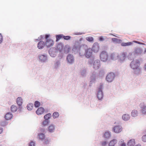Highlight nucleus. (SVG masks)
<instances>
[{
	"label": "nucleus",
	"mask_w": 146,
	"mask_h": 146,
	"mask_svg": "<svg viewBox=\"0 0 146 146\" xmlns=\"http://www.w3.org/2000/svg\"><path fill=\"white\" fill-rule=\"evenodd\" d=\"M44 111V109L42 108H39L36 111V114L38 115L42 114Z\"/></svg>",
	"instance_id": "12"
},
{
	"label": "nucleus",
	"mask_w": 146,
	"mask_h": 146,
	"mask_svg": "<svg viewBox=\"0 0 146 146\" xmlns=\"http://www.w3.org/2000/svg\"><path fill=\"white\" fill-rule=\"evenodd\" d=\"M115 77V74L111 72L108 74L106 76V80L109 82H112Z\"/></svg>",
	"instance_id": "3"
},
{
	"label": "nucleus",
	"mask_w": 146,
	"mask_h": 146,
	"mask_svg": "<svg viewBox=\"0 0 146 146\" xmlns=\"http://www.w3.org/2000/svg\"><path fill=\"white\" fill-rule=\"evenodd\" d=\"M13 117L12 115L10 113H8L5 115V118L7 120L10 119Z\"/></svg>",
	"instance_id": "16"
},
{
	"label": "nucleus",
	"mask_w": 146,
	"mask_h": 146,
	"mask_svg": "<svg viewBox=\"0 0 146 146\" xmlns=\"http://www.w3.org/2000/svg\"><path fill=\"white\" fill-rule=\"evenodd\" d=\"M99 46L98 44L97 43H95L93 44L92 48V51L94 53L98 52L99 50Z\"/></svg>",
	"instance_id": "5"
},
{
	"label": "nucleus",
	"mask_w": 146,
	"mask_h": 146,
	"mask_svg": "<svg viewBox=\"0 0 146 146\" xmlns=\"http://www.w3.org/2000/svg\"><path fill=\"white\" fill-rule=\"evenodd\" d=\"M44 42L42 41H40L38 43L37 47L39 49H42L44 47Z\"/></svg>",
	"instance_id": "11"
},
{
	"label": "nucleus",
	"mask_w": 146,
	"mask_h": 146,
	"mask_svg": "<svg viewBox=\"0 0 146 146\" xmlns=\"http://www.w3.org/2000/svg\"><path fill=\"white\" fill-rule=\"evenodd\" d=\"M85 56L88 58L91 57L92 55V50L90 48L87 49L85 50Z\"/></svg>",
	"instance_id": "6"
},
{
	"label": "nucleus",
	"mask_w": 146,
	"mask_h": 146,
	"mask_svg": "<svg viewBox=\"0 0 146 146\" xmlns=\"http://www.w3.org/2000/svg\"><path fill=\"white\" fill-rule=\"evenodd\" d=\"M108 54L105 51L102 52L100 55V59L102 61L104 62H106L108 60Z\"/></svg>",
	"instance_id": "2"
},
{
	"label": "nucleus",
	"mask_w": 146,
	"mask_h": 146,
	"mask_svg": "<svg viewBox=\"0 0 146 146\" xmlns=\"http://www.w3.org/2000/svg\"><path fill=\"white\" fill-rule=\"evenodd\" d=\"M2 36L1 34L0 33V43L2 42Z\"/></svg>",
	"instance_id": "43"
},
{
	"label": "nucleus",
	"mask_w": 146,
	"mask_h": 146,
	"mask_svg": "<svg viewBox=\"0 0 146 146\" xmlns=\"http://www.w3.org/2000/svg\"><path fill=\"white\" fill-rule=\"evenodd\" d=\"M55 127L53 125H51L48 127V131L50 132H52L54 131Z\"/></svg>",
	"instance_id": "15"
},
{
	"label": "nucleus",
	"mask_w": 146,
	"mask_h": 146,
	"mask_svg": "<svg viewBox=\"0 0 146 146\" xmlns=\"http://www.w3.org/2000/svg\"><path fill=\"white\" fill-rule=\"evenodd\" d=\"M99 40L100 41H102L104 40V39L102 36H101L99 37Z\"/></svg>",
	"instance_id": "38"
},
{
	"label": "nucleus",
	"mask_w": 146,
	"mask_h": 146,
	"mask_svg": "<svg viewBox=\"0 0 146 146\" xmlns=\"http://www.w3.org/2000/svg\"><path fill=\"white\" fill-rule=\"evenodd\" d=\"M51 117V114L48 113L45 115L44 116V118L45 119H48Z\"/></svg>",
	"instance_id": "28"
},
{
	"label": "nucleus",
	"mask_w": 146,
	"mask_h": 146,
	"mask_svg": "<svg viewBox=\"0 0 146 146\" xmlns=\"http://www.w3.org/2000/svg\"><path fill=\"white\" fill-rule=\"evenodd\" d=\"M40 37H41V38H42V35L40 36Z\"/></svg>",
	"instance_id": "50"
},
{
	"label": "nucleus",
	"mask_w": 146,
	"mask_h": 146,
	"mask_svg": "<svg viewBox=\"0 0 146 146\" xmlns=\"http://www.w3.org/2000/svg\"><path fill=\"white\" fill-rule=\"evenodd\" d=\"M86 39L89 42H93L94 41V38L92 37L89 36L87 37Z\"/></svg>",
	"instance_id": "32"
},
{
	"label": "nucleus",
	"mask_w": 146,
	"mask_h": 146,
	"mask_svg": "<svg viewBox=\"0 0 146 146\" xmlns=\"http://www.w3.org/2000/svg\"><path fill=\"white\" fill-rule=\"evenodd\" d=\"M135 53L137 54H141L142 52V50L140 48H137L135 50Z\"/></svg>",
	"instance_id": "24"
},
{
	"label": "nucleus",
	"mask_w": 146,
	"mask_h": 146,
	"mask_svg": "<svg viewBox=\"0 0 146 146\" xmlns=\"http://www.w3.org/2000/svg\"><path fill=\"white\" fill-rule=\"evenodd\" d=\"M132 44L131 42H123L121 43V44L123 46H126L131 45Z\"/></svg>",
	"instance_id": "25"
},
{
	"label": "nucleus",
	"mask_w": 146,
	"mask_h": 146,
	"mask_svg": "<svg viewBox=\"0 0 146 146\" xmlns=\"http://www.w3.org/2000/svg\"><path fill=\"white\" fill-rule=\"evenodd\" d=\"M17 103L19 106H21L23 103V100L20 97H19L17 99Z\"/></svg>",
	"instance_id": "14"
},
{
	"label": "nucleus",
	"mask_w": 146,
	"mask_h": 146,
	"mask_svg": "<svg viewBox=\"0 0 146 146\" xmlns=\"http://www.w3.org/2000/svg\"><path fill=\"white\" fill-rule=\"evenodd\" d=\"M17 109V107L14 105H12L11 108V110L13 112L16 111Z\"/></svg>",
	"instance_id": "20"
},
{
	"label": "nucleus",
	"mask_w": 146,
	"mask_h": 146,
	"mask_svg": "<svg viewBox=\"0 0 146 146\" xmlns=\"http://www.w3.org/2000/svg\"><path fill=\"white\" fill-rule=\"evenodd\" d=\"M97 96L99 100H101L102 98L103 97V94L101 90H99L98 91L97 94Z\"/></svg>",
	"instance_id": "17"
},
{
	"label": "nucleus",
	"mask_w": 146,
	"mask_h": 146,
	"mask_svg": "<svg viewBox=\"0 0 146 146\" xmlns=\"http://www.w3.org/2000/svg\"><path fill=\"white\" fill-rule=\"evenodd\" d=\"M117 143V140L113 139L109 143V146H115V145Z\"/></svg>",
	"instance_id": "21"
},
{
	"label": "nucleus",
	"mask_w": 146,
	"mask_h": 146,
	"mask_svg": "<svg viewBox=\"0 0 146 146\" xmlns=\"http://www.w3.org/2000/svg\"><path fill=\"white\" fill-rule=\"evenodd\" d=\"M48 123V122L47 121H44L42 123V125L43 126H45L47 125Z\"/></svg>",
	"instance_id": "34"
},
{
	"label": "nucleus",
	"mask_w": 146,
	"mask_h": 146,
	"mask_svg": "<svg viewBox=\"0 0 146 146\" xmlns=\"http://www.w3.org/2000/svg\"><path fill=\"white\" fill-rule=\"evenodd\" d=\"M107 144V142L106 141H104L102 142V146H104L106 145Z\"/></svg>",
	"instance_id": "42"
},
{
	"label": "nucleus",
	"mask_w": 146,
	"mask_h": 146,
	"mask_svg": "<svg viewBox=\"0 0 146 146\" xmlns=\"http://www.w3.org/2000/svg\"><path fill=\"white\" fill-rule=\"evenodd\" d=\"M54 44L53 41L50 39L47 40L45 42V45L48 47L52 46Z\"/></svg>",
	"instance_id": "7"
},
{
	"label": "nucleus",
	"mask_w": 146,
	"mask_h": 146,
	"mask_svg": "<svg viewBox=\"0 0 146 146\" xmlns=\"http://www.w3.org/2000/svg\"><path fill=\"white\" fill-rule=\"evenodd\" d=\"M142 139L143 141L146 142V135H144L142 137Z\"/></svg>",
	"instance_id": "37"
},
{
	"label": "nucleus",
	"mask_w": 146,
	"mask_h": 146,
	"mask_svg": "<svg viewBox=\"0 0 146 146\" xmlns=\"http://www.w3.org/2000/svg\"><path fill=\"white\" fill-rule=\"evenodd\" d=\"M63 35L62 34L57 35L56 36V41L57 42L60 39L63 38Z\"/></svg>",
	"instance_id": "22"
},
{
	"label": "nucleus",
	"mask_w": 146,
	"mask_h": 146,
	"mask_svg": "<svg viewBox=\"0 0 146 146\" xmlns=\"http://www.w3.org/2000/svg\"><path fill=\"white\" fill-rule=\"evenodd\" d=\"M146 52V49H145V51H144V53H145Z\"/></svg>",
	"instance_id": "49"
},
{
	"label": "nucleus",
	"mask_w": 146,
	"mask_h": 146,
	"mask_svg": "<svg viewBox=\"0 0 146 146\" xmlns=\"http://www.w3.org/2000/svg\"><path fill=\"white\" fill-rule=\"evenodd\" d=\"M135 144V140L133 139L130 140L127 143L128 146H133Z\"/></svg>",
	"instance_id": "13"
},
{
	"label": "nucleus",
	"mask_w": 146,
	"mask_h": 146,
	"mask_svg": "<svg viewBox=\"0 0 146 146\" xmlns=\"http://www.w3.org/2000/svg\"><path fill=\"white\" fill-rule=\"evenodd\" d=\"M110 136V134L108 132H107L104 133V137L105 138H108Z\"/></svg>",
	"instance_id": "30"
},
{
	"label": "nucleus",
	"mask_w": 146,
	"mask_h": 146,
	"mask_svg": "<svg viewBox=\"0 0 146 146\" xmlns=\"http://www.w3.org/2000/svg\"><path fill=\"white\" fill-rule=\"evenodd\" d=\"M59 115L58 113L57 112H54L52 115L53 117L54 118L58 117L59 116Z\"/></svg>",
	"instance_id": "31"
},
{
	"label": "nucleus",
	"mask_w": 146,
	"mask_h": 146,
	"mask_svg": "<svg viewBox=\"0 0 146 146\" xmlns=\"http://www.w3.org/2000/svg\"><path fill=\"white\" fill-rule=\"evenodd\" d=\"M145 69L146 71V64H145Z\"/></svg>",
	"instance_id": "48"
},
{
	"label": "nucleus",
	"mask_w": 146,
	"mask_h": 146,
	"mask_svg": "<svg viewBox=\"0 0 146 146\" xmlns=\"http://www.w3.org/2000/svg\"><path fill=\"white\" fill-rule=\"evenodd\" d=\"M119 145L120 146H125V143L123 142V140H121L119 142Z\"/></svg>",
	"instance_id": "36"
},
{
	"label": "nucleus",
	"mask_w": 146,
	"mask_h": 146,
	"mask_svg": "<svg viewBox=\"0 0 146 146\" xmlns=\"http://www.w3.org/2000/svg\"><path fill=\"white\" fill-rule=\"evenodd\" d=\"M140 65V61L139 60H135L131 62L130 66L133 69H137L139 67Z\"/></svg>",
	"instance_id": "1"
},
{
	"label": "nucleus",
	"mask_w": 146,
	"mask_h": 146,
	"mask_svg": "<svg viewBox=\"0 0 146 146\" xmlns=\"http://www.w3.org/2000/svg\"><path fill=\"white\" fill-rule=\"evenodd\" d=\"M38 137L39 140L44 141V144L47 143L48 141V139H45V136L44 134L42 133H38Z\"/></svg>",
	"instance_id": "4"
},
{
	"label": "nucleus",
	"mask_w": 146,
	"mask_h": 146,
	"mask_svg": "<svg viewBox=\"0 0 146 146\" xmlns=\"http://www.w3.org/2000/svg\"><path fill=\"white\" fill-rule=\"evenodd\" d=\"M3 131V129L0 127V134Z\"/></svg>",
	"instance_id": "45"
},
{
	"label": "nucleus",
	"mask_w": 146,
	"mask_h": 146,
	"mask_svg": "<svg viewBox=\"0 0 146 146\" xmlns=\"http://www.w3.org/2000/svg\"><path fill=\"white\" fill-rule=\"evenodd\" d=\"M118 39L115 38H112V40L113 42H117L118 40Z\"/></svg>",
	"instance_id": "41"
},
{
	"label": "nucleus",
	"mask_w": 146,
	"mask_h": 146,
	"mask_svg": "<svg viewBox=\"0 0 146 146\" xmlns=\"http://www.w3.org/2000/svg\"><path fill=\"white\" fill-rule=\"evenodd\" d=\"M29 146H35V143L33 141H31L29 144Z\"/></svg>",
	"instance_id": "39"
},
{
	"label": "nucleus",
	"mask_w": 146,
	"mask_h": 146,
	"mask_svg": "<svg viewBox=\"0 0 146 146\" xmlns=\"http://www.w3.org/2000/svg\"><path fill=\"white\" fill-rule=\"evenodd\" d=\"M80 55L81 56L82 55H82L80 54Z\"/></svg>",
	"instance_id": "53"
},
{
	"label": "nucleus",
	"mask_w": 146,
	"mask_h": 146,
	"mask_svg": "<svg viewBox=\"0 0 146 146\" xmlns=\"http://www.w3.org/2000/svg\"><path fill=\"white\" fill-rule=\"evenodd\" d=\"M110 57L111 59H113L114 57V54H111L110 56Z\"/></svg>",
	"instance_id": "40"
},
{
	"label": "nucleus",
	"mask_w": 146,
	"mask_h": 146,
	"mask_svg": "<svg viewBox=\"0 0 146 146\" xmlns=\"http://www.w3.org/2000/svg\"><path fill=\"white\" fill-rule=\"evenodd\" d=\"M33 104L32 103H30L28 104L27 106V109L29 110H31L33 108Z\"/></svg>",
	"instance_id": "23"
},
{
	"label": "nucleus",
	"mask_w": 146,
	"mask_h": 146,
	"mask_svg": "<svg viewBox=\"0 0 146 146\" xmlns=\"http://www.w3.org/2000/svg\"><path fill=\"white\" fill-rule=\"evenodd\" d=\"M100 66V61L99 60H95L93 64V68L96 70L98 69Z\"/></svg>",
	"instance_id": "9"
},
{
	"label": "nucleus",
	"mask_w": 146,
	"mask_h": 146,
	"mask_svg": "<svg viewBox=\"0 0 146 146\" xmlns=\"http://www.w3.org/2000/svg\"><path fill=\"white\" fill-rule=\"evenodd\" d=\"M134 42H135V43H138V44H143V43H141V42H138V41H134Z\"/></svg>",
	"instance_id": "44"
},
{
	"label": "nucleus",
	"mask_w": 146,
	"mask_h": 146,
	"mask_svg": "<svg viewBox=\"0 0 146 146\" xmlns=\"http://www.w3.org/2000/svg\"><path fill=\"white\" fill-rule=\"evenodd\" d=\"M141 111L142 112L143 114L146 113V106H143L141 108Z\"/></svg>",
	"instance_id": "29"
},
{
	"label": "nucleus",
	"mask_w": 146,
	"mask_h": 146,
	"mask_svg": "<svg viewBox=\"0 0 146 146\" xmlns=\"http://www.w3.org/2000/svg\"><path fill=\"white\" fill-rule=\"evenodd\" d=\"M122 130L121 127L119 126H116L113 128V131L116 133H119Z\"/></svg>",
	"instance_id": "10"
},
{
	"label": "nucleus",
	"mask_w": 146,
	"mask_h": 146,
	"mask_svg": "<svg viewBox=\"0 0 146 146\" xmlns=\"http://www.w3.org/2000/svg\"><path fill=\"white\" fill-rule=\"evenodd\" d=\"M135 146H141V145L140 144H139L136 145Z\"/></svg>",
	"instance_id": "47"
},
{
	"label": "nucleus",
	"mask_w": 146,
	"mask_h": 146,
	"mask_svg": "<svg viewBox=\"0 0 146 146\" xmlns=\"http://www.w3.org/2000/svg\"><path fill=\"white\" fill-rule=\"evenodd\" d=\"M71 38V37L70 36H65L63 35V38L64 39L66 40H68L70 39Z\"/></svg>",
	"instance_id": "35"
},
{
	"label": "nucleus",
	"mask_w": 146,
	"mask_h": 146,
	"mask_svg": "<svg viewBox=\"0 0 146 146\" xmlns=\"http://www.w3.org/2000/svg\"><path fill=\"white\" fill-rule=\"evenodd\" d=\"M40 103L38 101H36L35 103V106L36 107H38L40 106Z\"/></svg>",
	"instance_id": "33"
},
{
	"label": "nucleus",
	"mask_w": 146,
	"mask_h": 146,
	"mask_svg": "<svg viewBox=\"0 0 146 146\" xmlns=\"http://www.w3.org/2000/svg\"><path fill=\"white\" fill-rule=\"evenodd\" d=\"M63 49V46L61 44H58L57 47V50L60 51H61Z\"/></svg>",
	"instance_id": "27"
},
{
	"label": "nucleus",
	"mask_w": 146,
	"mask_h": 146,
	"mask_svg": "<svg viewBox=\"0 0 146 146\" xmlns=\"http://www.w3.org/2000/svg\"><path fill=\"white\" fill-rule=\"evenodd\" d=\"M126 53L123 52L120 55V59L121 60H124L126 56Z\"/></svg>",
	"instance_id": "18"
},
{
	"label": "nucleus",
	"mask_w": 146,
	"mask_h": 146,
	"mask_svg": "<svg viewBox=\"0 0 146 146\" xmlns=\"http://www.w3.org/2000/svg\"><path fill=\"white\" fill-rule=\"evenodd\" d=\"M49 37V35H45V38L46 39H47V38Z\"/></svg>",
	"instance_id": "46"
},
{
	"label": "nucleus",
	"mask_w": 146,
	"mask_h": 146,
	"mask_svg": "<svg viewBox=\"0 0 146 146\" xmlns=\"http://www.w3.org/2000/svg\"><path fill=\"white\" fill-rule=\"evenodd\" d=\"M67 60L68 63L72 64L74 62V59L72 55L69 54L67 57Z\"/></svg>",
	"instance_id": "8"
},
{
	"label": "nucleus",
	"mask_w": 146,
	"mask_h": 146,
	"mask_svg": "<svg viewBox=\"0 0 146 146\" xmlns=\"http://www.w3.org/2000/svg\"><path fill=\"white\" fill-rule=\"evenodd\" d=\"M123 119L125 121H127L130 118V116L127 114H124L122 116Z\"/></svg>",
	"instance_id": "19"
},
{
	"label": "nucleus",
	"mask_w": 146,
	"mask_h": 146,
	"mask_svg": "<svg viewBox=\"0 0 146 146\" xmlns=\"http://www.w3.org/2000/svg\"><path fill=\"white\" fill-rule=\"evenodd\" d=\"M68 49L69 50H70V48H68Z\"/></svg>",
	"instance_id": "52"
},
{
	"label": "nucleus",
	"mask_w": 146,
	"mask_h": 146,
	"mask_svg": "<svg viewBox=\"0 0 146 146\" xmlns=\"http://www.w3.org/2000/svg\"><path fill=\"white\" fill-rule=\"evenodd\" d=\"M41 57H42V56H40V59H41Z\"/></svg>",
	"instance_id": "51"
},
{
	"label": "nucleus",
	"mask_w": 146,
	"mask_h": 146,
	"mask_svg": "<svg viewBox=\"0 0 146 146\" xmlns=\"http://www.w3.org/2000/svg\"><path fill=\"white\" fill-rule=\"evenodd\" d=\"M138 112L136 110H133L131 112V115L133 117L137 116Z\"/></svg>",
	"instance_id": "26"
}]
</instances>
